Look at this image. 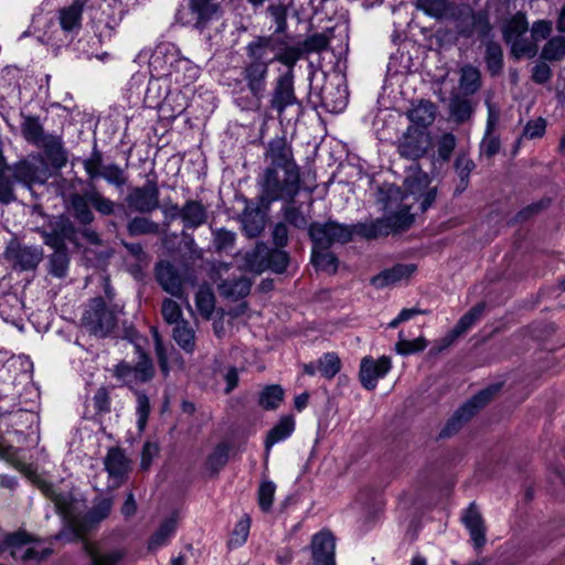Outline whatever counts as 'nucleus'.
<instances>
[{
	"instance_id": "f257e3e1",
	"label": "nucleus",
	"mask_w": 565,
	"mask_h": 565,
	"mask_svg": "<svg viewBox=\"0 0 565 565\" xmlns=\"http://www.w3.org/2000/svg\"><path fill=\"white\" fill-rule=\"evenodd\" d=\"M262 200L271 203L279 200L292 201L300 190V173L265 168L257 179Z\"/></svg>"
},
{
	"instance_id": "f03ea898",
	"label": "nucleus",
	"mask_w": 565,
	"mask_h": 565,
	"mask_svg": "<svg viewBox=\"0 0 565 565\" xmlns=\"http://www.w3.org/2000/svg\"><path fill=\"white\" fill-rule=\"evenodd\" d=\"M527 21L522 13L511 18L503 28V36L511 45V52L516 58L532 57L536 54V45L524 35L527 33Z\"/></svg>"
},
{
	"instance_id": "7ed1b4c3",
	"label": "nucleus",
	"mask_w": 565,
	"mask_h": 565,
	"mask_svg": "<svg viewBox=\"0 0 565 565\" xmlns=\"http://www.w3.org/2000/svg\"><path fill=\"white\" fill-rule=\"evenodd\" d=\"M160 79L152 78L149 81L148 88L145 94V103L150 108H159L168 117L175 118L186 108V100L181 92L167 93L164 90V99L162 100V89Z\"/></svg>"
},
{
	"instance_id": "20e7f679",
	"label": "nucleus",
	"mask_w": 565,
	"mask_h": 565,
	"mask_svg": "<svg viewBox=\"0 0 565 565\" xmlns=\"http://www.w3.org/2000/svg\"><path fill=\"white\" fill-rule=\"evenodd\" d=\"M246 267L254 273H262L271 268L276 273H282L288 266L289 257L284 250L269 252L265 244L256 247L245 256Z\"/></svg>"
},
{
	"instance_id": "39448f33",
	"label": "nucleus",
	"mask_w": 565,
	"mask_h": 565,
	"mask_svg": "<svg viewBox=\"0 0 565 565\" xmlns=\"http://www.w3.org/2000/svg\"><path fill=\"white\" fill-rule=\"evenodd\" d=\"M82 322L90 333L105 337L115 328L116 318L102 298H95L84 312Z\"/></svg>"
},
{
	"instance_id": "423d86ee",
	"label": "nucleus",
	"mask_w": 565,
	"mask_h": 565,
	"mask_svg": "<svg viewBox=\"0 0 565 565\" xmlns=\"http://www.w3.org/2000/svg\"><path fill=\"white\" fill-rule=\"evenodd\" d=\"M265 161L268 163L267 169H280L281 171H290L300 173L291 145L285 137H276L271 139L264 153Z\"/></svg>"
},
{
	"instance_id": "0eeeda50",
	"label": "nucleus",
	"mask_w": 565,
	"mask_h": 565,
	"mask_svg": "<svg viewBox=\"0 0 565 565\" xmlns=\"http://www.w3.org/2000/svg\"><path fill=\"white\" fill-rule=\"evenodd\" d=\"M309 235L317 247L328 249L334 243H348L352 238V230L343 224L329 221L313 223L309 226Z\"/></svg>"
},
{
	"instance_id": "6e6552de",
	"label": "nucleus",
	"mask_w": 565,
	"mask_h": 565,
	"mask_svg": "<svg viewBox=\"0 0 565 565\" xmlns=\"http://www.w3.org/2000/svg\"><path fill=\"white\" fill-rule=\"evenodd\" d=\"M9 170L12 171V178L15 181L28 186L33 183H44L50 177L47 163L41 156H31Z\"/></svg>"
},
{
	"instance_id": "1a4fd4ad",
	"label": "nucleus",
	"mask_w": 565,
	"mask_h": 565,
	"mask_svg": "<svg viewBox=\"0 0 565 565\" xmlns=\"http://www.w3.org/2000/svg\"><path fill=\"white\" fill-rule=\"evenodd\" d=\"M431 146L429 134L419 127H409L398 140V153L411 160L424 157Z\"/></svg>"
},
{
	"instance_id": "9d476101",
	"label": "nucleus",
	"mask_w": 565,
	"mask_h": 565,
	"mask_svg": "<svg viewBox=\"0 0 565 565\" xmlns=\"http://www.w3.org/2000/svg\"><path fill=\"white\" fill-rule=\"evenodd\" d=\"M429 177L420 171H412L405 179L406 195H413L419 202V209L425 212L436 199V188L429 186Z\"/></svg>"
},
{
	"instance_id": "9b49d317",
	"label": "nucleus",
	"mask_w": 565,
	"mask_h": 565,
	"mask_svg": "<svg viewBox=\"0 0 565 565\" xmlns=\"http://www.w3.org/2000/svg\"><path fill=\"white\" fill-rule=\"evenodd\" d=\"M180 51L171 43H161L156 46L149 58V72L152 78L167 79L178 61Z\"/></svg>"
},
{
	"instance_id": "f8f14e48",
	"label": "nucleus",
	"mask_w": 565,
	"mask_h": 565,
	"mask_svg": "<svg viewBox=\"0 0 565 565\" xmlns=\"http://www.w3.org/2000/svg\"><path fill=\"white\" fill-rule=\"evenodd\" d=\"M154 373L151 360L139 352V360L136 365L121 362L115 367V376L121 380L126 385H136L152 379Z\"/></svg>"
},
{
	"instance_id": "ddd939ff",
	"label": "nucleus",
	"mask_w": 565,
	"mask_h": 565,
	"mask_svg": "<svg viewBox=\"0 0 565 565\" xmlns=\"http://www.w3.org/2000/svg\"><path fill=\"white\" fill-rule=\"evenodd\" d=\"M129 207L139 213H150L159 207V188L152 180L137 186L127 196Z\"/></svg>"
},
{
	"instance_id": "4468645a",
	"label": "nucleus",
	"mask_w": 565,
	"mask_h": 565,
	"mask_svg": "<svg viewBox=\"0 0 565 565\" xmlns=\"http://www.w3.org/2000/svg\"><path fill=\"white\" fill-rule=\"evenodd\" d=\"M392 369V361L383 355L377 360L371 356H364L361 360L359 379L362 386L366 390H374L377 381L383 379Z\"/></svg>"
},
{
	"instance_id": "2eb2a0df",
	"label": "nucleus",
	"mask_w": 565,
	"mask_h": 565,
	"mask_svg": "<svg viewBox=\"0 0 565 565\" xmlns=\"http://www.w3.org/2000/svg\"><path fill=\"white\" fill-rule=\"evenodd\" d=\"M311 557L313 565H335V539L328 530L316 533L311 539Z\"/></svg>"
},
{
	"instance_id": "dca6fc26",
	"label": "nucleus",
	"mask_w": 565,
	"mask_h": 565,
	"mask_svg": "<svg viewBox=\"0 0 565 565\" xmlns=\"http://www.w3.org/2000/svg\"><path fill=\"white\" fill-rule=\"evenodd\" d=\"M493 392L494 390L492 388H486L476 394L468 403H466L455 413L454 417L448 422L441 435L449 436L450 434L455 433L462 422L468 420L477 412L478 408L488 403Z\"/></svg>"
},
{
	"instance_id": "f3484780",
	"label": "nucleus",
	"mask_w": 565,
	"mask_h": 565,
	"mask_svg": "<svg viewBox=\"0 0 565 565\" xmlns=\"http://www.w3.org/2000/svg\"><path fill=\"white\" fill-rule=\"evenodd\" d=\"M30 537L24 532L13 533L0 543V553L9 550L13 558L18 559H41L44 557L43 553L38 552L34 547L29 545Z\"/></svg>"
},
{
	"instance_id": "a211bd4d",
	"label": "nucleus",
	"mask_w": 565,
	"mask_h": 565,
	"mask_svg": "<svg viewBox=\"0 0 565 565\" xmlns=\"http://www.w3.org/2000/svg\"><path fill=\"white\" fill-rule=\"evenodd\" d=\"M297 103V97L294 89V76L292 72L289 71L286 74L278 77L276 86L273 92L270 99V106L279 114Z\"/></svg>"
},
{
	"instance_id": "6ab92c4d",
	"label": "nucleus",
	"mask_w": 565,
	"mask_h": 565,
	"mask_svg": "<svg viewBox=\"0 0 565 565\" xmlns=\"http://www.w3.org/2000/svg\"><path fill=\"white\" fill-rule=\"evenodd\" d=\"M277 38L270 36H257L250 41L246 46V54L248 60L254 62H263L269 66L277 58L276 46Z\"/></svg>"
},
{
	"instance_id": "aec40b11",
	"label": "nucleus",
	"mask_w": 565,
	"mask_h": 565,
	"mask_svg": "<svg viewBox=\"0 0 565 565\" xmlns=\"http://www.w3.org/2000/svg\"><path fill=\"white\" fill-rule=\"evenodd\" d=\"M412 217L408 214V209H403L395 215H391L387 220H377L370 224H364L361 227L362 234L366 238H375L388 233V227H406L411 224Z\"/></svg>"
},
{
	"instance_id": "412c9836",
	"label": "nucleus",
	"mask_w": 565,
	"mask_h": 565,
	"mask_svg": "<svg viewBox=\"0 0 565 565\" xmlns=\"http://www.w3.org/2000/svg\"><path fill=\"white\" fill-rule=\"evenodd\" d=\"M415 271L416 266L413 264H396L372 277L371 284L377 289L386 288L407 280Z\"/></svg>"
},
{
	"instance_id": "4be33fe9",
	"label": "nucleus",
	"mask_w": 565,
	"mask_h": 565,
	"mask_svg": "<svg viewBox=\"0 0 565 565\" xmlns=\"http://www.w3.org/2000/svg\"><path fill=\"white\" fill-rule=\"evenodd\" d=\"M171 71V75H168L167 81L179 87H188L193 84L200 74V68L181 54Z\"/></svg>"
},
{
	"instance_id": "5701e85b",
	"label": "nucleus",
	"mask_w": 565,
	"mask_h": 565,
	"mask_svg": "<svg viewBox=\"0 0 565 565\" xmlns=\"http://www.w3.org/2000/svg\"><path fill=\"white\" fill-rule=\"evenodd\" d=\"M6 254L22 270L33 269L42 260V250L38 247L12 245Z\"/></svg>"
},
{
	"instance_id": "b1692460",
	"label": "nucleus",
	"mask_w": 565,
	"mask_h": 565,
	"mask_svg": "<svg viewBox=\"0 0 565 565\" xmlns=\"http://www.w3.org/2000/svg\"><path fill=\"white\" fill-rule=\"evenodd\" d=\"M156 277L164 291L180 299L183 297L181 277L171 264L159 263L156 267Z\"/></svg>"
},
{
	"instance_id": "393cba45",
	"label": "nucleus",
	"mask_w": 565,
	"mask_h": 565,
	"mask_svg": "<svg viewBox=\"0 0 565 565\" xmlns=\"http://www.w3.org/2000/svg\"><path fill=\"white\" fill-rule=\"evenodd\" d=\"M267 75L268 66L265 63L248 60L243 71V77L254 96H260L264 93Z\"/></svg>"
},
{
	"instance_id": "a878e982",
	"label": "nucleus",
	"mask_w": 565,
	"mask_h": 565,
	"mask_svg": "<svg viewBox=\"0 0 565 565\" xmlns=\"http://www.w3.org/2000/svg\"><path fill=\"white\" fill-rule=\"evenodd\" d=\"M104 465L109 478L113 480V486H119L128 471V460L124 452L118 448L109 449Z\"/></svg>"
},
{
	"instance_id": "bb28decb",
	"label": "nucleus",
	"mask_w": 565,
	"mask_h": 565,
	"mask_svg": "<svg viewBox=\"0 0 565 565\" xmlns=\"http://www.w3.org/2000/svg\"><path fill=\"white\" fill-rule=\"evenodd\" d=\"M179 520L180 515L177 511L164 519L159 529L151 535L148 543L149 550H158L164 546L175 533Z\"/></svg>"
},
{
	"instance_id": "cd10ccee",
	"label": "nucleus",
	"mask_w": 565,
	"mask_h": 565,
	"mask_svg": "<svg viewBox=\"0 0 565 565\" xmlns=\"http://www.w3.org/2000/svg\"><path fill=\"white\" fill-rule=\"evenodd\" d=\"M462 522L469 530L471 539L476 546H481L486 542L484 525L482 516L477 507L471 503L462 515Z\"/></svg>"
},
{
	"instance_id": "c85d7f7f",
	"label": "nucleus",
	"mask_w": 565,
	"mask_h": 565,
	"mask_svg": "<svg viewBox=\"0 0 565 565\" xmlns=\"http://www.w3.org/2000/svg\"><path fill=\"white\" fill-rule=\"evenodd\" d=\"M84 2L75 0L71 6L60 10V25L66 33L78 31L82 22Z\"/></svg>"
},
{
	"instance_id": "c756f323",
	"label": "nucleus",
	"mask_w": 565,
	"mask_h": 565,
	"mask_svg": "<svg viewBox=\"0 0 565 565\" xmlns=\"http://www.w3.org/2000/svg\"><path fill=\"white\" fill-rule=\"evenodd\" d=\"M252 282L244 276L234 277L233 279L226 278L222 280L217 288L221 296L237 300L249 294Z\"/></svg>"
},
{
	"instance_id": "7c9ffc66",
	"label": "nucleus",
	"mask_w": 565,
	"mask_h": 565,
	"mask_svg": "<svg viewBox=\"0 0 565 565\" xmlns=\"http://www.w3.org/2000/svg\"><path fill=\"white\" fill-rule=\"evenodd\" d=\"M39 146L44 148L45 154L54 168L58 169L66 164L67 154L61 137L46 136Z\"/></svg>"
},
{
	"instance_id": "2f4dec72",
	"label": "nucleus",
	"mask_w": 565,
	"mask_h": 565,
	"mask_svg": "<svg viewBox=\"0 0 565 565\" xmlns=\"http://www.w3.org/2000/svg\"><path fill=\"white\" fill-rule=\"evenodd\" d=\"M295 430V419L290 415L282 416L278 423L268 431L265 440V449L268 454L270 448L287 439Z\"/></svg>"
},
{
	"instance_id": "473e14b6",
	"label": "nucleus",
	"mask_w": 565,
	"mask_h": 565,
	"mask_svg": "<svg viewBox=\"0 0 565 565\" xmlns=\"http://www.w3.org/2000/svg\"><path fill=\"white\" fill-rule=\"evenodd\" d=\"M206 209L200 201L189 200L183 205L182 222L185 227L196 228L206 222Z\"/></svg>"
},
{
	"instance_id": "72a5a7b5",
	"label": "nucleus",
	"mask_w": 565,
	"mask_h": 565,
	"mask_svg": "<svg viewBox=\"0 0 565 565\" xmlns=\"http://www.w3.org/2000/svg\"><path fill=\"white\" fill-rule=\"evenodd\" d=\"M71 207L74 217L83 225L93 223L95 216L89 207L87 191L84 194H73L70 198Z\"/></svg>"
},
{
	"instance_id": "f704fd0d",
	"label": "nucleus",
	"mask_w": 565,
	"mask_h": 565,
	"mask_svg": "<svg viewBox=\"0 0 565 565\" xmlns=\"http://www.w3.org/2000/svg\"><path fill=\"white\" fill-rule=\"evenodd\" d=\"M173 339L178 345L188 353H192L195 349V332L190 323L181 320L173 328Z\"/></svg>"
},
{
	"instance_id": "c9c22d12",
	"label": "nucleus",
	"mask_w": 565,
	"mask_h": 565,
	"mask_svg": "<svg viewBox=\"0 0 565 565\" xmlns=\"http://www.w3.org/2000/svg\"><path fill=\"white\" fill-rule=\"evenodd\" d=\"M190 9L198 24H204L217 15L218 4L213 0H190Z\"/></svg>"
},
{
	"instance_id": "e433bc0d",
	"label": "nucleus",
	"mask_w": 565,
	"mask_h": 565,
	"mask_svg": "<svg viewBox=\"0 0 565 565\" xmlns=\"http://www.w3.org/2000/svg\"><path fill=\"white\" fill-rule=\"evenodd\" d=\"M409 120L422 127L430 125L435 119V106L430 102H420L408 111Z\"/></svg>"
},
{
	"instance_id": "4c0bfd02",
	"label": "nucleus",
	"mask_w": 565,
	"mask_h": 565,
	"mask_svg": "<svg viewBox=\"0 0 565 565\" xmlns=\"http://www.w3.org/2000/svg\"><path fill=\"white\" fill-rule=\"evenodd\" d=\"M311 260L315 267L319 270L334 274L338 269L337 257L327 249H322L321 247H317L315 245L312 248Z\"/></svg>"
},
{
	"instance_id": "58836bf2",
	"label": "nucleus",
	"mask_w": 565,
	"mask_h": 565,
	"mask_svg": "<svg viewBox=\"0 0 565 565\" xmlns=\"http://www.w3.org/2000/svg\"><path fill=\"white\" fill-rule=\"evenodd\" d=\"M322 102L331 113H340L347 107L348 104L347 92L340 87H337L335 92L329 87H326L322 90Z\"/></svg>"
},
{
	"instance_id": "ea45409f",
	"label": "nucleus",
	"mask_w": 565,
	"mask_h": 565,
	"mask_svg": "<svg viewBox=\"0 0 565 565\" xmlns=\"http://www.w3.org/2000/svg\"><path fill=\"white\" fill-rule=\"evenodd\" d=\"M195 306L202 317L209 319L215 308V298L212 289L207 285L200 286L195 295Z\"/></svg>"
},
{
	"instance_id": "a19ab883",
	"label": "nucleus",
	"mask_w": 565,
	"mask_h": 565,
	"mask_svg": "<svg viewBox=\"0 0 565 565\" xmlns=\"http://www.w3.org/2000/svg\"><path fill=\"white\" fill-rule=\"evenodd\" d=\"M21 130L23 137L29 141L36 146H39L43 139L46 137L43 135L42 125L39 121V118L32 116H23V120L21 122Z\"/></svg>"
},
{
	"instance_id": "79ce46f5",
	"label": "nucleus",
	"mask_w": 565,
	"mask_h": 565,
	"mask_svg": "<svg viewBox=\"0 0 565 565\" xmlns=\"http://www.w3.org/2000/svg\"><path fill=\"white\" fill-rule=\"evenodd\" d=\"M460 88L465 94H475L481 85L480 72L472 65H466L460 71Z\"/></svg>"
},
{
	"instance_id": "37998d69",
	"label": "nucleus",
	"mask_w": 565,
	"mask_h": 565,
	"mask_svg": "<svg viewBox=\"0 0 565 565\" xmlns=\"http://www.w3.org/2000/svg\"><path fill=\"white\" fill-rule=\"evenodd\" d=\"M484 306L477 305L463 315L451 331V337L457 338L467 332L479 320L483 312Z\"/></svg>"
},
{
	"instance_id": "c03bdc74",
	"label": "nucleus",
	"mask_w": 565,
	"mask_h": 565,
	"mask_svg": "<svg viewBox=\"0 0 565 565\" xmlns=\"http://www.w3.org/2000/svg\"><path fill=\"white\" fill-rule=\"evenodd\" d=\"M284 399V390L279 385H268L259 394L258 403L265 409H276Z\"/></svg>"
},
{
	"instance_id": "a18cd8bd",
	"label": "nucleus",
	"mask_w": 565,
	"mask_h": 565,
	"mask_svg": "<svg viewBox=\"0 0 565 565\" xmlns=\"http://www.w3.org/2000/svg\"><path fill=\"white\" fill-rule=\"evenodd\" d=\"M85 550L89 555L93 565H117L124 556V553L119 550L99 554L96 547L88 543H85Z\"/></svg>"
},
{
	"instance_id": "49530a36",
	"label": "nucleus",
	"mask_w": 565,
	"mask_h": 565,
	"mask_svg": "<svg viewBox=\"0 0 565 565\" xmlns=\"http://www.w3.org/2000/svg\"><path fill=\"white\" fill-rule=\"evenodd\" d=\"M486 62L491 75L500 74L503 66V53L498 43H488L486 49Z\"/></svg>"
},
{
	"instance_id": "de8ad7c7",
	"label": "nucleus",
	"mask_w": 565,
	"mask_h": 565,
	"mask_svg": "<svg viewBox=\"0 0 565 565\" xmlns=\"http://www.w3.org/2000/svg\"><path fill=\"white\" fill-rule=\"evenodd\" d=\"M127 230L131 236L158 234L159 225L147 217L137 216L128 223Z\"/></svg>"
},
{
	"instance_id": "09e8293b",
	"label": "nucleus",
	"mask_w": 565,
	"mask_h": 565,
	"mask_svg": "<svg viewBox=\"0 0 565 565\" xmlns=\"http://www.w3.org/2000/svg\"><path fill=\"white\" fill-rule=\"evenodd\" d=\"M87 198L94 209L102 215H111L115 212V202L105 198L96 188L87 190Z\"/></svg>"
},
{
	"instance_id": "8fccbe9b",
	"label": "nucleus",
	"mask_w": 565,
	"mask_h": 565,
	"mask_svg": "<svg viewBox=\"0 0 565 565\" xmlns=\"http://www.w3.org/2000/svg\"><path fill=\"white\" fill-rule=\"evenodd\" d=\"M427 347V341L423 337H418L414 340H406L403 338V333L399 332L398 341L395 344V350L401 355H408L420 352Z\"/></svg>"
},
{
	"instance_id": "3c124183",
	"label": "nucleus",
	"mask_w": 565,
	"mask_h": 565,
	"mask_svg": "<svg viewBox=\"0 0 565 565\" xmlns=\"http://www.w3.org/2000/svg\"><path fill=\"white\" fill-rule=\"evenodd\" d=\"M455 169L460 179L459 185L457 186L456 191L462 192L468 186L469 175L471 171L475 169V163L470 158L466 156H459L456 159Z\"/></svg>"
},
{
	"instance_id": "603ef678",
	"label": "nucleus",
	"mask_w": 565,
	"mask_h": 565,
	"mask_svg": "<svg viewBox=\"0 0 565 565\" xmlns=\"http://www.w3.org/2000/svg\"><path fill=\"white\" fill-rule=\"evenodd\" d=\"M276 61L287 65L289 68H292L297 61L300 58V50L292 46H286L279 38H277V46H276Z\"/></svg>"
},
{
	"instance_id": "864d4df0",
	"label": "nucleus",
	"mask_w": 565,
	"mask_h": 565,
	"mask_svg": "<svg viewBox=\"0 0 565 565\" xmlns=\"http://www.w3.org/2000/svg\"><path fill=\"white\" fill-rule=\"evenodd\" d=\"M565 55V38L551 39L542 51V57L548 61H557Z\"/></svg>"
},
{
	"instance_id": "5fc2aeb1",
	"label": "nucleus",
	"mask_w": 565,
	"mask_h": 565,
	"mask_svg": "<svg viewBox=\"0 0 565 565\" xmlns=\"http://www.w3.org/2000/svg\"><path fill=\"white\" fill-rule=\"evenodd\" d=\"M250 519L248 515H244L235 525L228 544L233 547L243 545L249 534Z\"/></svg>"
},
{
	"instance_id": "6e6d98bb",
	"label": "nucleus",
	"mask_w": 565,
	"mask_h": 565,
	"mask_svg": "<svg viewBox=\"0 0 565 565\" xmlns=\"http://www.w3.org/2000/svg\"><path fill=\"white\" fill-rule=\"evenodd\" d=\"M318 367L324 377L332 379L340 371L341 362L337 354L327 353L319 360Z\"/></svg>"
},
{
	"instance_id": "4d7b16f0",
	"label": "nucleus",
	"mask_w": 565,
	"mask_h": 565,
	"mask_svg": "<svg viewBox=\"0 0 565 565\" xmlns=\"http://www.w3.org/2000/svg\"><path fill=\"white\" fill-rule=\"evenodd\" d=\"M100 178L117 188H121L127 181L125 171L117 164L104 166L100 171Z\"/></svg>"
},
{
	"instance_id": "13d9d810",
	"label": "nucleus",
	"mask_w": 565,
	"mask_h": 565,
	"mask_svg": "<svg viewBox=\"0 0 565 565\" xmlns=\"http://www.w3.org/2000/svg\"><path fill=\"white\" fill-rule=\"evenodd\" d=\"M416 7L426 14L435 18L443 17L448 9L446 0H417Z\"/></svg>"
},
{
	"instance_id": "bf43d9fd",
	"label": "nucleus",
	"mask_w": 565,
	"mask_h": 565,
	"mask_svg": "<svg viewBox=\"0 0 565 565\" xmlns=\"http://www.w3.org/2000/svg\"><path fill=\"white\" fill-rule=\"evenodd\" d=\"M242 225L248 237H255L264 230V221L257 213H244Z\"/></svg>"
},
{
	"instance_id": "052dcab7",
	"label": "nucleus",
	"mask_w": 565,
	"mask_h": 565,
	"mask_svg": "<svg viewBox=\"0 0 565 565\" xmlns=\"http://www.w3.org/2000/svg\"><path fill=\"white\" fill-rule=\"evenodd\" d=\"M276 486L271 481L262 482L258 489V503L263 511L268 512L273 505Z\"/></svg>"
},
{
	"instance_id": "680f3d73",
	"label": "nucleus",
	"mask_w": 565,
	"mask_h": 565,
	"mask_svg": "<svg viewBox=\"0 0 565 565\" xmlns=\"http://www.w3.org/2000/svg\"><path fill=\"white\" fill-rule=\"evenodd\" d=\"M228 459V449L225 445H218L209 456L206 466L212 472H217L225 466Z\"/></svg>"
},
{
	"instance_id": "e2e57ef3",
	"label": "nucleus",
	"mask_w": 565,
	"mask_h": 565,
	"mask_svg": "<svg viewBox=\"0 0 565 565\" xmlns=\"http://www.w3.org/2000/svg\"><path fill=\"white\" fill-rule=\"evenodd\" d=\"M150 413V403L149 398L143 393L137 394V425L140 431H142L147 425L148 417Z\"/></svg>"
},
{
	"instance_id": "0e129e2a",
	"label": "nucleus",
	"mask_w": 565,
	"mask_h": 565,
	"mask_svg": "<svg viewBox=\"0 0 565 565\" xmlns=\"http://www.w3.org/2000/svg\"><path fill=\"white\" fill-rule=\"evenodd\" d=\"M161 312H162V317L163 319L169 323V324H173V323H178L180 322L182 319V311H181V308L180 306L171 300V299H166L163 302H162V309H161Z\"/></svg>"
},
{
	"instance_id": "69168bd1",
	"label": "nucleus",
	"mask_w": 565,
	"mask_h": 565,
	"mask_svg": "<svg viewBox=\"0 0 565 565\" xmlns=\"http://www.w3.org/2000/svg\"><path fill=\"white\" fill-rule=\"evenodd\" d=\"M50 264V273L56 277H63L66 274L68 266V258L66 253L62 250H55V253L51 256Z\"/></svg>"
},
{
	"instance_id": "338daca9",
	"label": "nucleus",
	"mask_w": 565,
	"mask_h": 565,
	"mask_svg": "<svg viewBox=\"0 0 565 565\" xmlns=\"http://www.w3.org/2000/svg\"><path fill=\"white\" fill-rule=\"evenodd\" d=\"M12 179V175L0 172V203L2 204H9L15 200Z\"/></svg>"
},
{
	"instance_id": "774afa93",
	"label": "nucleus",
	"mask_w": 565,
	"mask_h": 565,
	"mask_svg": "<svg viewBox=\"0 0 565 565\" xmlns=\"http://www.w3.org/2000/svg\"><path fill=\"white\" fill-rule=\"evenodd\" d=\"M285 220L297 228H306L308 226V217L295 206L285 209Z\"/></svg>"
}]
</instances>
